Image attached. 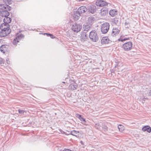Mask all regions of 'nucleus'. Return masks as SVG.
<instances>
[{
    "label": "nucleus",
    "instance_id": "1",
    "mask_svg": "<svg viewBox=\"0 0 151 151\" xmlns=\"http://www.w3.org/2000/svg\"><path fill=\"white\" fill-rule=\"evenodd\" d=\"M132 43L129 41L124 44L122 46V48L125 51H128L132 50Z\"/></svg>",
    "mask_w": 151,
    "mask_h": 151
},
{
    "label": "nucleus",
    "instance_id": "2",
    "mask_svg": "<svg viewBox=\"0 0 151 151\" xmlns=\"http://www.w3.org/2000/svg\"><path fill=\"white\" fill-rule=\"evenodd\" d=\"M89 37L90 39L93 42H96L98 40L97 34L95 30L92 31L90 32Z\"/></svg>",
    "mask_w": 151,
    "mask_h": 151
},
{
    "label": "nucleus",
    "instance_id": "3",
    "mask_svg": "<svg viewBox=\"0 0 151 151\" xmlns=\"http://www.w3.org/2000/svg\"><path fill=\"white\" fill-rule=\"evenodd\" d=\"M82 27L81 25L76 23L73 25L72 29L73 31L78 32L81 30Z\"/></svg>",
    "mask_w": 151,
    "mask_h": 151
},
{
    "label": "nucleus",
    "instance_id": "4",
    "mask_svg": "<svg viewBox=\"0 0 151 151\" xmlns=\"http://www.w3.org/2000/svg\"><path fill=\"white\" fill-rule=\"evenodd\" d=\"M0 32V36L1 37H5L8 35L11 32V30L1 29Z\"/></svg>",
    "mask_w": 151,
    "mask_h": 151
},
{
    "label": "nucleus",
    "instance_id": "5",
    "mask_svg": "<svg viewBox=\"0 0 151 151\" xmlns=\"http://www.w3.org/2000/svg\"><path fill=\"white\" fill-rule=\"evenodd\" d=\"M24 37L23 35L21 34L16 36V38L14 39L13 41V44L14 45H16L17 43L19 42V40L22 39Z\"/></svg>",
    "mask_w": 151,
    "mask_h": 151
},
{
    "label": "nucleus",
    "instance_id": "6",
    "mask_svg": "<svg viewBox=\"0 0 151 151\" xmlns=\"http://www.w3.org/2000/svg\"><path fill=\"white\" fill-rule=\"evenodd\" d=\"M91 25L88 24V23H86L83 24V30L87 32L91 29Z\"/></svg>",
    "mask_w": 151,
    "mask_h": 151
},
{
    "label": "nucleus",
    "instance_id": "7",
    "mask_svg": "<svg viewBox=\"0 0 151 151\" xmlns=\"http://www.w3.org/2000/svg\"><path fill=\"white\" fill-rule=\"evenodd\" d=\"M96 7L94 5H89L88 9V11L92 14L96 12Z\"/></svg>",
    "mask_w": 151,
    "mask_h": 151
},
{
    "label": "nucleus",
    "instance_id": "8",
    "mask_svg": "<svg viewBox=\"0 0 151 151\" xmlns=\"http://www.w3.org/2000/svg\"><path fill=\"white\" fill-rule=\"evenodd\" d=\"M87 10L86 7L84 6H82L80 7L78 9L77 12L79 13L82 14L86 12Z\"/></svg>",
    "mask_w": 151,
    "mask_h": 151
},
{
    "label": "nucleus",
    "instance_id": "9",
    "mask_svg": "<svg viewBox=\"0 0 151 151\" xmlns=\"http://www.w3.org/2000/svg\"><path fill=\"white\" fill-rule=\"evenodd\" d=\"M0 29H1L11 30L10 25L9 24L5 23L1 25Z\"/></svg>",
    "mask_w": 151,
    "mask_h": 151
},
{
    "label": "nucleus",
    "instance_id": "10",
    "mask_svg": "<svg viewBox=\"0 0 151 151\" xmlns=\"http://www.w3.org/2000/svg\"><path fill=\"white\" fill-rule=\"evenodd\" d=\"M9 14V12L6 10L0 11V16L2 17H6L8 16Z\"/></svg>",
    "mask_w": 151,
    "mask_h": 151
},
{
    "label": "nucleus",
    "instance_id": "11",
    "mask_svg": "<svg viewBox=\"0 0 151 151\" xmlns=\"http://www.w3.org/2000/svg\"><path fill=\"white\" fill-rule=\"evenodd\" d=\"M8 47V45H2L0 47V50L1 52L4 53H5L6 51L7 50Z\"/></svg>",
    "mask_w": 151,
    "mask_h": 151
},
{
    "label": "nucleus",
    "instance_id": "12",
    "mask_svg": "<svg viewBox=\"0 0 151 151\" xmlns=\"http://www.w3.org/2000/svg\"><path fill=\"white\" fill-rule=\"evenodd\" d=\"M78 87L77 84L76 83L71 84L68 86L69 90H74L76 89Z\"/></svg>",
    "mask_w": 151,
    "mask_h": 151
},
{
    "label": "nucleus",
    "instance_id": "13",
    "mask_svg": "<svg viewBox=\"0 0 151 151\" xmlns=\"http://www.w3.org/2000/svg\"><path fill=\"white\" fill-rule=\"evenodd\" d=\"M120 32V30L116 28H114L113 29L111 35L114 36L117 35Z\"/></svg>",
    "mask_w": 151,
    "mask_h": 151
},
{
    "label": "nucleus",
    "instance_id": "14",
    "mask_svg": "<svg viewBox=\"0 0 151 151\" xmlns=\"http://www.w3.org/2000/svg\"><path fill=\"white\" fill-rule=\"evenodd\" d=\"M81 14L79 13L77 11L74 12L73 15V19L75 20H77L80 17Z\"/></svg>",
    "mask_w": 151,
    "mask_h": 151
},
{
    "label": "nucleus",
    "instance_id": "15",
    "mask_svg": "<svg viewBox=\"0 0 151 151\" xmlns=\"http://www.w3.org/2000/svg\"><path fill=\"white\" fill-rule=\"evenodd\" d=\"M96 5L98 6L103 7L104 6V1L97 0L96 2Z\"/></svg>",
    "mask_w": 151,
    "mask_h": 151
},
{
    "label": "nucleus",
    "instance_id": "16",
    "mask_svg": "<svg viewBox=\"0 0 151 151\" xmlns=\"http://www.w3.org/2000/svg\"><path fill=\"white\" fill-rule=\"evenodd\" d=\"M95 20V19L94 17H90L88 18V22L87 23H88V24L92 25Z\"/></svg>",
    "mask_w": 151,
    "mask_h": 151
},
{
    "label": "nucleus",
    "instance_id": "17",
    "mask_svg": "<svg viewBox=\"0 0 151 151\" xmlns=\"http://www.w3.org/2000/svg\"><path fill=\"white\" fill-rule=\"evenodd\" d=\"M142 129L144 132L147 131L149 133L151 132V128L148 126H146L142 128Z\"/></svg>",
    "mask_w": 151,
    "mask_h": 151
},
{
    "label": "nucleus",
    "instance_id": "18",
    "mask_svg": "<svg viewBox=\"0 0 151 151\" xmlns=\"http://www.w3.org/2000/svg\"><path fill=\"white\" fill-rule=\"evenodd\" d=\"M81 39L82 41H85L86 40L87 36L86 32H83L81 34Z\"/></svg>",
    "mask_w": 151,
    "mask_h": 151
},
{
    "label": "nucleus",
    "instance_id": "19",
    "mask_svg": "<svg viewBox=\"0 0 151 151\" xmlns=\"http://www.w3.org/2000/svg\"><path fill=\"white\" fill-rule=\"evenodd\" d=\"M12 21V19L11 18L8 17V16L5 17L3 19V21L5 23L9 24Z\"/></svg>",
    "mask_w": 151,
    "mask_h": 151
},
{
    "label": "nucleus",
    "instance_id": "20",
    "mask_svg": "<svg viewBox=\"0 0 151 151\" xmlns=\"http://www.w3.org/2000/svg\"><path fill=\"white\" fill-rule=\"evenodd\" d=\"M109 26V23L107 22L104 23V34L107 33L108 31Z\"/></svg>",
    "mask_w": 151,
    "mask_h": 151
},
{
    "label": "nucleus",
    "instance_id": "21",
    "mask_svg": "<svg viewBox=\"0 0 151 151\" xmlns=\"http://www.w3.org/2000/svg\"><path fill=\"white\" fill-rule=\"evenodd\" d=\"M117 11L116 10L113 9L111 10L109 12V14L112 17H114L117 14Z\"/></svg>",
    "mask_w": 151,
    "mask_h": 151
},
{
    "label": "nucleus",
    "instance_id": "22",
    "mask_svg": "<svg viewBox=\"0 0 151 151\" xmlns=\"http://www.w3.org/2000/svg\"><path fill=\"white\" fill-rule=\"evenodd\" d=\"M79 132L75 130H73L71 132V134L77 137H79Z\"/></svg>",
    "mask_w": 151,
    "mask_h": 151
},
{
    "label": "nucleus",
    "instance_id": "23",
    "mask_svg": "<svg viewBox=\"0 0 151 151\" xmlns=\"http://www.w3.org/2000/svg\"><path fill=\"white\" fill-rule=\"evenodd\" d=\"M113 22L116 25H119L120 24V22L119 20V19L117 18H115L114 19Z\"/></svg>",
    "mask_w": 151,
    "mask_h": 151
},
{
    "label": "nucleus",
    "instance_id": "24",
    "mask_svg": "<svg viewBox=\"0 0 151 151\" xmlns=\"http://www.w3.org/2000/svg\"><path fill=\"white\" fill-rule=\"evenodd\" d=\"M7 5L0 4V11L1 10H4L6 9V7H7Z\"/></svg>",
    "mask_w": 151,
    "mask_h": 151
},
{
    "label": "nucleus",
    "instance_id": "25",
    "mask_svg": "<svg viewBox=\"0 0 151 151\" xmlns=\"http://www.w3.org/2000/svg\"><path fill=\"white\" fill-rule=\"evenodd\" d=\"M118 128L119 131L121 132H122L124 130V126L121 124L119 125L118 126Z\"/></svg>",
    "mask_w": 151,
    "mask_h": 151
},
{
    "label": "nucleus",
    "instance_id": "26",
    "mask_svg": "<svg viewBox=\"0 0 151 151\" xmlns=\"http://www.w3.org/2000/svg\"><path fill=\"white\" fill-rule=\"evenodd\" d=\"M111 42V41L109 39L108 37H104V44H108L109 43Z\"/></svg>",
    "mask_w": 151,
    "mask_h": 151
},
{
    "label": "nucleus",
    "instance_id": "27",
    "mask_svg": "<svg viewBox=\"0 0 151 151\" xmlns=\"http://www.w3.org/2000/svg\"><path fill=\"white\" fill-rule=\"evenodd\" d=\"M104 8L103 7L102 9L100 10V12H99L100 14L101 15H104Z\"/></svg>",
    "mask_w": 151,
    "mask_h": 151
},
{
    "label": "nucleus",
    "instance_id": "28",
    "mask_svg": "<svg viewBox=\"0 0 151 151\" xmlns=\"http://www.w3.org/2000/svg\"><path fill=\"white\" fill-rule=\"evenodd\" d=\"M44 34L46 35L48 37H50L51 38H54L53 35L52 34L48 33H44Z\"/></svg>",
    "mask_w": 151,
    "mask_h": 151
},
{
    "label": "nucleus",
    "instance_id": "29",
    "mask_svg": "<svg viewBox=\"0 0 151 151\" xmlns=\"http://www.w3.org/2000/svg\"><path fill=\"white\" fill-rule=\"evenodd\" d=\"M101 30L103 34H104V24H102L101 27Z\"/></svg>",
    "mask_w": 151,
    "mask_h": 151
},
{
    "label": "nucleus",
    "instance_id": "30",
    "mask_svg": "<svg viewBox=\"0 0 151 151\" xmlns=\"http://www.w3.org/2000/svg\"><path fill=\"white\" fill-rule=\"evenodd\" d=\"M124 38V36L123 35H121L119 38L118 40L119 41H120V40H123Z\"/></svg>",
    "mask_w": 151,
    "mask_h": 151
},
{
    "label": "nucleus",
    "instance_id": "31",
    "mask_svg": "<svg viewBox=\"0 0 151 151\" xmlns=\"http://www.w3.org/2000/svg\"><path fill=\"white\" fill-rule=\"evenodd\" d=\"M4 60L1 58H0V64H4Z\"/></svg>",
    "mask_w": 151,
    "mask_h": 151
},
{
    "label": "nucleus",
    "instance_id": "32",
    "mask_svg": "<svg viewBox=\"0 0 151 151\" xmlns=\"http://www.w3.org/2000/svg\"><path fill=\"white\" fill-rule=\"evenodd\" d=\"M18 111L19 113L21 114H23L25 112L23 110H20V109L18 110Z\"/></svg>",
    "mask_w": 151,
    "mask_h": 151
},
{
    "label": "nucleus",
    "instance_id": "33",
    "mask_svg": "<svg viewBox=\"0 0 151 151\" xmlns=\"http://www.w3.org/2000/svg\"><path fill=\"white\" fill-rule=\"evenodd\" d=\"M7 6L6 7V11H7V10H10L11 9V7L8 5H7Z\"/></svg>",
    "mask_w": 151,
    "mask_h": 151
},
{
    "label": "nucleus",
    "instance_id": "34",
    "mask_svg": "<svg viewBox=\"0 0 151 151\" xmlns=\"http://www.w3.org/2000/svg\"><path fill=\"white\" fill-rule=\"evenodd\" d=\"M129 38H124L123 40H120V41L122 42L124 41H125L127 40H129Z\"/></svg>",
    "mask_w": 151,
    "mask_h": 151
},
{
    "label": "nucleus",
    "instance_id": "35",
    "mask_svg": "<svg viewBox=\"0 0 151 151\" xmlns=\"http://www.w3.org/2000/svg\"><path fill=\"white\" fill-rule=\"evenodd\" d=\"M79 119L81 121L84 122H86L85 119H84V118H83V117H81Z\"/></svg>",
    "mask_w": 151,
    "mask_h": 151
},
{
    "label": "nucleus",
    "instance_id": "36",
    "mask_svg": "<svg viewBox=\"0 0 151 151\" xmlns=\"http://www.w3.org/2000/svg\"><path fill=\"white\" fill-rule=\"evenodd\" d=\"M76 116L79 119L81 117V115L78 114H76Z\"/></svg>",
    "mask_w": 151,
    "mask_h": 151
},
{
    "label": "nucleus",
    "instance_id": "37",
    "mask_svg": "<svg viewBox=\"0 0 151 151\" xmlns=\"http://www.w3.org/2000/svg\"><path fill=\"white\" fill-rule=\"evenodd\" d=\"M109 4L110 5V4L109 3H108L107 2L104 1V6H108V5Z\"/></svg>",
    "mask_w": 151,
    "mask_h": 151
},
{
    "label": "nucleus",
    "instance_id": "38",
    "mask_svg": "<svg viewBox=\"0 0 151 151\" xmlns=\"http://www.w3.org/2000/svg\"><path fill=\"white\" fill-rule=\"evenodd\" d=\"M104 132H106V131L107 130V129L108 127L106 126H105V125L104 124Z\"/></svg>",
    "mask_w": 151,
    "mask_h": 151
},
{
    "label": "nucleus",
    "instance_id": "39",
    "mask_svg": "<svg viewBox=\"0 0 151 151\" xmlns=\"http://www.w3.org/2000/svg\"><path fill=\"white\" fill-rule=\"evenodd\" d=\"M6 61L7 64H9L10 63V62L8 58L6 59Z\"/></svg>",
    "mask_w": 151,
    "mask_h": 151
},
{
    "label": "nucleus",
    "instance_id": "40",
    "mask_svg": "<svg viewBox=\"0 0 151 151\" xmlns=\"http://www.w3.org/2000/svg\"><path fill=\"white\" fill-rule=\"evenodd\" d=\"M5 0V1H6L7 2V3L9 4H10V3H11V0Z\"/></svg>",
    "mask_w": 151,
    "mask_h": 151
},
{
    "label": "nucleus",
    "instance_id": "41",
    "mask_svg": "<svg viewBox=\"0 0 151 151\" xmlns=\"http://www.w3.org/2000/svg\"><path fill=\"white\" fill-rule=\"evenodd\" d=\"M147 99L145 97H144L143 98V99H142L143 101H142V103H144V102L145 101V99Z\"/></svg>",
    "mask_w": 151,
    "mask_h": 151
},
{
    "label": "nucleus",
    "instance_id": "42",
    "mask_svg": "<svg viewBox=\"0 0 151 151\" xmlns=\"http://www.w3.org/2000/svg\"><path fill=\"white\" fill-rule=\"evenodd\" d=\"M108 10H107L106 11H104V15H105L106 14H108Z\"/></svg>",
    "mask_w": 151,
    "mask_h": 151
},
{
    "label": "nucleus",
    "instance_id": "43",
    "mask_svg": "<svg viewBox=\"0 0 151 151\" xmlns=\"http://www.w3.org/2000/svg\"><path fill=\"white\" fill-rule=\"evenodd\" d=\"M104 38L103 37L102 39L101 40V42L102 44H103L104 43V40L103 39V38Z\"/></svg>",
    "mask_w": 151,
    "mask_h": 151
},
{
    "label": "nucleus",
    "instance_id": "44",
    "mask_svg": "<svg viewBox=\"0 0 151 151\" xmlns=\"http://www.w3.org/2000/svg\"><path fill=\"white\" fill-rule=\"evenodd\" d=\"M107 10H108V9L106 7H104V11H106Z\"/></svg>",
    "mask_w": 151,
    "mask_h": 151
},
{
    "label": "nucleus",
    "instance_id": "45",
    "mask_svg": "<svg viewBox=\"0 0 151 151\" xmlns=\"http://www.w3.org/2000/svg\"><path fill=\"white\" fill-rule=\"evenodd\" d=\"M149 93L150 94H151V90L150 91Z\"/></svg>",
    "mask_w": 151,
    "mask_h": 151
},
{
    "label": "nucleus",
    "instance_id": "46",
    "mask_svg": "<svg viewBox=\"0 0 151 151\" xmlns=\"http://www.w3.org/2000/svg\"><path fill=\"white\" fill-rule=\"evenodd\" d=\"M128 24V23H127V22H125V25H126V24Z\"/></svg>",
    "mask_w": 151,
    "mask_h": 151
},
{
    "label": "nucleus",
    "instance_id": "47",
    "mask_svg": "<svg viewBox=\"0 0 151 151\" xmlns=\"http://www.w3.org/2000/svg\"><path fill=\"white\" fill-rule=\"evenodd\" d=\"M2 20L1 19V18H0V22L2 21Z\"/></svg>",
    "mask_w": 151,
    "mask_h": 151
},
{
    "label": "nucleus",
    "instance_id": "48",
    "mask_svg": "<svg viewBox=\"0 0 151 151\" xmlns=\"http://www.w3.org/2000/svg\"><path fill=\"white\" fill-rule=\"evenodd\" d=\"M63 83H65V82H63Z\"/></svg>",
    "mask_w": 151,
    "mask_h": 151
}]
</instances>
